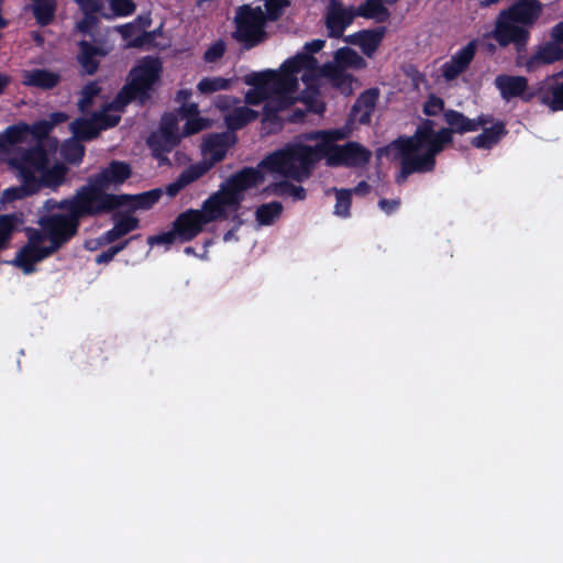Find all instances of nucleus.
<instances>
[{
    "mask_svg": "<svg viewBox=\"0 0 563 563\" xmlns=\"http://www.w3.org/2000/svg\"><path fill=\"white\" fill-rule=\"evenodd\" d=\"M319 161L317 144L310 146L297 143L269 153L258 163V166L265 172L300 183L311 176Z\"/></svg>",
    "mask_w": 563,
    "mask_h": 563,
    "instance_id": "f257e3e1",
    "label": "nucleus"
},
{
    "mask_svg": "<svg viewBox=\"0 0 563 563\" xmlns=\"http://www.w3.org/2000/svg\"><path fill=\"white\" fill-rule=\"evenodd\" d=\"M163 65L159 58L145 56L129 71L126 82L118 91L110 107L123 111L133 101L144 106L148 102L161 80Z\"/></svg>",
    "mask_w": 563,
    "mask_h": 563,
    "instance_id": "f03ea898",
    "label": "nucleus"
},
{
    "mask_svg": "<svg viewBox=\"0 0 563 563\" xmlns=\"http://www.w3.org/2000/svg\"><path fill=\"white\" fill-rule=\"evenodd\" d=\"M131 176L132 167L129 163L112 159L108 166L88 178L86 185L103 214L115 211V203L122 198L121 195L110 194L107 190L111 186L124 184Z\"/></svg>",
    "mask_w": 563,
    "mask_h": 563,
    "instance_id": "7ed1b4c3",
    "label": "nucleus"
},
{
    "mask_svg": "<svg viewBox=\"0 0 563 563\" xmlns=\"http://www.w3.org/2000/svg\"><path fill=\"white\" fill-rule=\"evenodd\" d=\"M266 21L265 12L261 7L243 4L236 10L235 30L232 36L242 44L244 49H251L266 40Z\"/></svg>",
    "mask_w": 563,
    "mask_h": 563,
    "instance_id": "20e7f679",
    "label": "nucleus"
},
{
    "mask_svg": "<svg viewBox=\"0 0 563 563\" xmlns=\"http://www.w3.org/2000/svg\"><path fill=\"white\" fill-rule=\"evenodd\" d=\"M435 122L431 119H423L418 124L411 136H401L405 141V150L408 152H422L431 159H435L437 155L442 153L448 145L449 133L446 130H434Z\"/></svg>",
    "mask_w": 563,
    "mask_h": 563,
    "instance_id": "39448f33",
    "label": "nucleus"
},
{
    "mask_svg": "<svg viewBox=\"0 0 563 563\" xmlns=\"http://www.w3.org/2000/svg\"><path fill=\"white\" fill-rule=\"evenodd\" d=\"M317 152L329 167L364 168L372 158V152L355 141H347L341 146L317 144Z\"/></svg>",
    "mask_w": 563,
    "mask_h": 563,
    "instance_id": "423d86ee",
    "label": "nucleus"
},
{
    "mask_svg": "<svg viewBox=\"0 0 563 563\" xmlns=\"http://www.w3.org/2000/svg\"><path fill=\"white\" fill-rule=\"evenodd\" d=\"M80 221L63 213H47L41 216L37 223L48 235L49 245L47 246L56 253L77 235Z\"/></svg>",
    "mask_w": 563,
    "mask_h": 563,
    "instance_id": "0eeeda50",
    "label": "nucleus"
},
{
    "mask_svg": "<svg viewBox=\"0 0 563 563\" xmlns=\"http://www.w3.org/2000/svg\"><path fill=\"white\" fill-rule=\"evenodd\" d=\"M320 67L321 66L318 65V60L314 56L306 53H299L287 59L282 65L280 71L273 70V75L275 78L288 80L289 82L288 86L285 87V90L292 91L295 93L298 89L297 75L303 71L301 80L305 84L310 85V81L319 76Z\"/></svg>",
    "mask_w": 563,
    "mask_h": 563,
    "instance_id": "6e6552de",
    "label": "nucleus"
},
{
    "mask_svg": "<svg viewBox=\"0 0 563 563\" xmlns=\"http://www.w3.org/2000/svg\"><path fill=\"white\" fill-rule=\"evenodd\" d=\"M244 82L252 86L245 93V102L251 106H258L266 102L276 92H282L288 86V80L275 78L273 70L252 71L244 77Z\"/></svg>",
    "mask_w": 563,
    "mask_h": 563,
    "instance_id": "1a4fd4ad",
    "label": "nucleus"
},
{
    "mask_svg": "<svg viewBox=\"0 0 563 563\" xmlns=\"http://www.w3.org/2000/svg\"><path fill=\"white\" fill-rule=\"evenodd\" d=\"M391 145L397 150L400 159V170L395 178L398 185L404 184L411 174L430 173L434 170L437 159H431V157H428L423 153L408 152L405 150V141L401 139L398 137Z\"/></svg>",
    "mask_w": 563,
    "mask_h": 563,
    "instance_id": "9d476101",
    "label": "nucleus"
},
{
    "mask_svg": "<svg viewBox=\"0 0 563 563\" xmlns=\"http://www.w3.org/2000/svg\"><path fill=\"white\" fill-rule=\"evenodd\" d=\"M56 208L65 210L66 212L63 213L64 216L77 220H81L85 217H97L103 214L87 185L78 188L71 198L57 201Z\"/></svg>",
    "mask_w": 563,
    "mask_h": 563,
    "instance_id": "9b49d317",
    "label": "nucleus"
},
{
    "mask_svg": "<svg viewBox=\"0 0 563 563\" xmlns=\"http://www.w3.org/2000/svg\"><path fill=\"white\" fill-rule=\"evenodd\" d=\"M10 164L18 170L20 179L27 180V176H36L49 164L48 153L42 142L34 146L23 150L18 156H14Z\"/></svg>",
    "mask_w": 563,
    "mask_h": 563,
    "instance_id": "f8f14e48",
    "label": "nucleus"
},
{
    "mask_svg": "<svg viewBox=\"0 0 563 563\" xmlns=\"http://www.w3.org/2000/svg\"><path fill=\"white\" fill-rule=\"evenodd\" d=\"M236 142V136L232 133H214L209 135L202 145L205 159L194 164L207 174L217 163L224 159L230 147Z\"/></svg>",
    "mask_w": 563,
    "mask_h": 563,
    "instance_id": "ddd939ff",
    "label": "nucleus"
},
{
    "mask_svg": "<svg viewBox=\"0 0 563 563\" xmlns=\"http://www.w3.org/2000/svg\"><path fill=\"white\" fill-rule=\"evenodd\" d=\"M495 86L506 101L520 98L522 102L530 103L537 97V85L530 87L525 76L501 74L495 78Z\"/></svg>",
    "mask_w": 563,
    "mask_h": 563,
    "instance_id": "4468645a",
    "label": "nucleus"
},
{
    "mask_svg": "<svg viewBox=\"0 0 563 563\" xmlns=\"http://www.w3.org/2000/svg\"><path fill=\"white\" fill-rule=\"evenodd\" d=\"M443 119L448 126L441 129L446 130L449 133V141L451 144L453 143V134L475 132L479 126H485L493 122L492 114L481 113L478 117L470 119L464 113L454 109L445 110L443 112Z\"/></svg>",
    "mask_w": 563,
    "mask_h": 563,
    "instance_id": "2eb2a0df",
    "label": "nucleus"
},
{
    "mask_svg": "<svg viewBox=\"0 0 563 563\" xmlns=\"http://www.w3.org/2000/svg\"><path fill=\"white\" fill-rule=\"evenodd\" d=\"M540 104L552 112L563 111V71L545 77L537 84V97Z\"/></svg>",
    "mask_w": 563,
    "mask_h": 563,
    "instance_id": "dca6fc26",
    "label": "nucleus"
},
{
    "mask_svg": "<svg viewBox=\"0 0 563 563\" xmlns=\"http://www.w3.org/2000/svg\"><path fill=\"white\" fill-rule=\"evenodd\" d=\"M518 22L503 19L496 25L494 38L501 47L514 44L518 55L526 52L530 32L528 29L517 25Z\"/></svg>",
    "mask_w": 563,
    "mask_h": 563,
    "instance_id": "f3484780",
    "label": "nucleus"
},
{
    "mask_svg": "<svg viewBox=\"0 0 563 563\" xmlns=\"http://www.w3.org/2000/svg\"><path fill=\"white\" fill-rule=\"evenodd\" d=\"M355 16H357V13L352 7L344 8L340 0H330L325 13V26L329 36L333 38L341 37Z\"/></svg>",
    "mask_w": 563,
    "mask_h": 563,
    "instance_id": "a211bd4d",
    "label": "nucleus"
},
{
    "mask_svg": "<svg viewBox=\"0 0 563 563\" xmlns=\"http://www.w3.org/2000/svg\"><path fill=\"white\" fill-rule=\"evenodd\" d=\"M68 167L63 163H56L53 166L46 165L36 176H27V187L32 191L38 192L42 188L57 190L66 181Z\"/></svg>",
    "mask_w": 563,
    "mask_h": 563,
    "instance_id": "6ab92c4d",
    "label": "nucleus"
},
{
    "mask_svg": "<svg viewBox=\"0 0 563 563\" xmlns=\"http://www.w3.org/2000/svg\"><path fill=\"white\" fill-rule=\"evenodd\" d=\"M379 98L378 88H368L360 93L347 115L349 123L366 125L371 123L372 114Z\"/></svg>",
    "mask_w": 563,
    "mask_h": 563,
    "instance_id": "aec40b11",
    "label": "nucleus"
},
{
    "mask_svg": "<svg viewBox=\"0 0 563 563\" xmlns=\"http://www.w3.org/2000/svg\"><path fill=\"white\" fill-rule=\"evenodd\" d=\"M476 54V42L471 41L453 54L450 60L441 66V74L446 81L456 79L471 65Z\"/></svg>",
    "mask_w": 563,
    "mask_h": 563,
    "instance_id": "412c9836",
    "label": "nucleus"
},
{
    "mask_svg": "<svg viewBox=\"0 0 563 563\" xmlns=\"http://www.w3.org/2000/svg\"><path fill=\"white\" fill-rule=\"evenodd\" d=\"M386 32V26L365 29L347 35L345 42L358 46L366 57L372 58L380 46Z\"/></svg>",
    "mask_w": 563,
    "mask_h": 563,
    "instance_id": "4be33fe9",
    "label": "nucleus"
},
{
    "mask_svg": "<svg viewBox=\"0 0 563 563\" xmlns=\"http://www.w3.org/2000/svg\"><path fill=\"white\" fill-rule=\"evenodd\" d=\"M541 10L542 5L539 0H519L508 10H504L500 18L523 25H532L539 18Z\"/></svg>",
    "mask_w": 563,
    "mask_h": 563,
    "instance_id": "5701e85b",
    "label": "nucleus"
},
{
    "mask_svg": "<svg viewBox=\"0 0 563 563\" xmlns=\"http://www.w3.org/2000/svg\"><path fill=\"white\" fill-rule=\"evenodd\" d=\"M563 60V46L555 41H549L537 46L534 53L526 60L527 71L532 73L540 66Z\"/></svg>",
    "mask_w": 563,
    "mask_h": 563,
    "instance_id": "b1692460",
    "label": "nucleus"
},
{
    "mask_svg": "<svg viewBox=\"0 0 563 563\" xmlns=\"http://www.w3.org/2000/svg\"><path fill=\"white\" fill-rule=\"evenodd\" d=\"M173 225L180 241L188 242L195 239L206 224L197 209H188L175 219Z\"/></svg>",
    "mask_w": 563,
    "mask_h": 563,
    "instance_id": "393cba45",
    "label": "nucleus"
},
{
    "mask_svg": "<svg viewBox=\"0 0 563 563\" xmlns=\"http://www.w3.org/2000/svg\"><path fill=\"white\" fill-rule=\"evenodd\" d=\"M319 76L327 78L331 86L339 90L343 96L349 97L353 93V82L356 78L336 65L323 64L319 68Z\"/></svg>",
    "mask_w": 563,
    "mask_h": 563,
    "instance_id": "a878e982",
    "label": "nucleus"
},
{
    "mask_svg": "<svg viewBox=\"0 0 563 563\" xmlns=\"http://www.w3.org/2000/svg\"><path fill=\"white\" fill-rule=\"evenodd\" d=\"M489 124L490 126L488 128L486 125L482 126V133L471 140L473 147L479 150H492L508 134V130L506 129V123L504 121L495 120L493 118V122Z\"/></svg>",
    "mask_w": 563,
    "mask_h": 563,
    "instance_id": "bb28decb",
    "label": "nucleus"
},
{
    "mask_svg": "<svg viewBox=\"0 0 563 563\" xmlns=\"http://www.w3.org/2000/svg\"><path fill=\"white\" fill-rule=\"evenodd\" d=\"M264 169L257 167H243L239 172L232 174L227 181L238 194L244 195L247 189L254 188L262 184L265 179Z\"/></svg>",
    "mask_w": 563,
    "mask_h": 563,
    "instance_id": "cd10ccee",
    "label": "nucleus"
},
{
    "mask_svg": "<svg viewBox=\"0 0 563 563\" xmlns=\"http://www.w3.org/2000/svg\"><path fill=\"white\" fill-rule=\"evenodd\" d=\"M295 103L294 92L283 90L276 92L271 97L263 107L262 122L263 123H279L278 113L283 110L288 109Z\"/></svg>",
    "mask_w": 563,
    "mask_h": 563,
    "instance_id": "c85d7f7f",
    "label": "nucleus"
},
{
    "mask_svg": "<svg viewBox=\"0 0 563 563\" xmlns=\"http://www.w3.org/2000/svg\"><path fill=\"white\" fill-rule=\"evenodd\" d=\"M59 82L60 75L45 68L24 70L22 75V84L24 86L42 90L54 89Z\"/></svg>",
    "mask_w": 563,
    "mask_h": 563,
    "instance_id": "c756f323",
    "label": "nucleus"
},
{
    "mask_svg": "<svg viewBox=\"0 0 563 563\" xmlns=\"http://www.w3.org/2000/svg\"><path fill=\"white\" fill-rule=\"evenodd\" d=\"M53 254L54 252L48 246L45 249H34L24 245L19 250L15 258L11 263L20 267L24 274L29 275L35 271V263H38Z\"/></svg>",
    "mask_w": 563,
    "mask_h": 563,
    "instance_id": "7c9ffc66",
    "label": "nucleus"
},
{
    "mask_svg": "<svg viewBox=\"0 0 563 563\" xmlns=\"http://www.w3.org/2000/svg\"><path fill=\"white\" fill-rule=\"evenodd\" d=\"M162 194L163 191L159 188H155L137 195L121 194V197L123 198H120L115 203V210L123 207H128L131 211L139 209H150L158 202Z\"/></svg>",
    "mask_w": 563,
    "mask_h": 563,
    "instance_id": "2f4dec72",
    "label": "nucleus"
},
{
    "mask_svg": "<svg viewBox=\"0 0 563 563\" xmlns=\"http://www.w3.org/2000/svg\"><path fill=\"white\" fill-rule=\"evenodd\" d=\"M146 144L152 152V156L157 161L158 166H172L168 154L178 146V142L153 132L147 137Z\"/></svg>",
    "mask_w": 563,
    "mask_h": 563,
    "instance_id": "473e14b6",
    "label": "nucleus"
},
{
    "mask_svg": "<svg viewBox=\"0 0 563 563\" xmlns=\"http://www.w3.org/2000/svg\"><path fill=\"white\" fill-rule=\"evenodd\" d=\"M79 53L77 60L80 64L82 70L87 75H95L99 68L98 56L104 55L101 47L91 44L90 42L82 40L78 43Z\"/></svg>",
    "mask_w": 563,
    "mask_h": 563,
    "instance_id": "72a5a7b5",
    "label": "nucleus"
},
{
    "mask_svg": "<svg viewBox=\"0 0 563 563\" xmlns=\"http://www.w3.org/2000/svg\"><path fill=\"white\" fill-rule=\"evenodd\" d=\"M385 3V0H365L355 11L357 16L373 19L378 23H384L390 16V12Z\"/></svg>",
    "mask_w": 563,
    "mask_h": 563,
    "instance_id": "f704fd0d",
    "label": "nucleus"
},
{
    "mask_svg": "<svg viewBox=\"0 0 563 563\" xmlns=\"http://www.w3.org/2000/svg\"><path fill=\"white\" fill-rule=\"evenodd\" d=\"M202 176L203 170L200 167L194 166V164H191L179 174L175 181L166 186L165 192L172 198L176 197L180 190H183L191 183L198 180Z\"/></svg>",
    "mask_w": 563,
    "mask_h": 563,
    "instance_id": "c9c22d12",
    "label": "nucleus"
},
{
    "mask_svg": "<svg viewBox=\"0 0 563 563\" xmlns=\"http://www.w3.org/2000/svg\"><path fill=\"white\" fill-rule=\"evenodd\" d=\"M258 118V112L246 107H236L225 115L224 121L228 129L232 132L241 130L249 123Z\"/></svg>",
    "mask_w": 563,
    "mask_h": 563,
    "instance_id": "e433bc0d",
    "label": "nucleus"
},
{
    "mask_svg": "<svg viewBox=\"0 0 563 563\" xmlns=\"http://www.w3.org/2000/svg\"><path fill=\"white\" fill-rule=\"evenodd\" d=\"M210 196L214 198L223 208L233 212H236L240 209L241 203L244 200V195L238 194L236 190L231 185H229L227 180L221 184L218 191L211 194Z\"/></svg>",
    "mask_w": 563,
    "mask_h": 563,
    "instance_id": "4c0bfd02",
    "label": "nucleus"
},
{
    "mask_svg": "<svg viewBox=\"0 0 563 563\" xmlns=\"http://www.w3.org/2000/svg\"><path fill=\"white\" fill-rule=\"evenodd\" d=\"M327 64L336 65L339 69L346 68L362 69L366 66L365 59L353 48L347 46L339 48L334 54V62Z\"/></svg>",
    "mask_w": 563,
    "mask_h": 563,
    "instance_id": "58836bf2",
    "label": "nucleus"
},
{
    "mask_svg": "<svg viewBox=\"0 0 563 563\" xmlns=\"http://www.w3.org/2000/svg\"><path fill=\"white\" fill-rule=\"evenodd\" d=\"M70 130H71L74 136L80 141L93 140L100 133L98 122L93 114L90 119H86V118L75 119L70 123Z\"/></svg>",
    "mask_w": 563,
    "mask_h": 563,
    "instance_id": "ea45409f",
    "label": "nucleus"
},
{
    "mask_svg": "<svg viewBox=\"0 0 563 563\" xmlns=\"http://www.w3.org/2000/svg\"><path fill=\"white\" fill-rule=\"evenodd\" d=\"M354 125V123H349L347 119L345 125L342 128L316 132L314 139L320 140L318 144H324L325 146H341V144H335V142L349 139Z\"/></svg>",
    "mask_w": 563,
    "mask_h": 563,
    "instance_id": "a19ab883",
    "label": "nucleus"
},
{
    "mask_svg": "<svg viewBox=\"0 0 563 563\" xmlns=\"http://www.w3.org/2000/svg\"><path fill=\"white\" fill-rule=\"evenodd\" d=\"M56 9V0H36L32 5L33 16L41 26H47L54 21Z\"/></svg>",
    "mask_w": 563,
    "mask_h": 563,
    "instance_id": "79ce46f5",
    "label": "nucleus"
},
{
    "mask_svg": "<svg viewBox=\"0 0 563 563\" xmlns=\"http://www.w3.org/2000/svg\"><path fill=\"white\" fill-rule=\"evenodd\" d=\"M200 213L205 224H209L217 220H225L228 219L227 209L223 208L214 198L209 196L203 202L200 210Z\"/></svg>",
    "mask_w": 563,
    "mask_h": 563,
    "instance_id": "37998d69",
    "label": "nucleus"
},
{
    "mask_svg": "<svg viewBox=\"0 0 563 563\" xmlns=\"http://www.w3.org/2000/svg\"><path fill=\"white\" fill-rule=\"evenodd\" d=\"M283 205L279 201L263 203L255 211V219L260 225H271L280 217Z\"/></svg>",
    "mask_w": 563,
    "mask_h": 563,
    "instance_id": "c03bdc74",
    "label": "nucleus"
},
{
    "mask_svg": "<svg viewBox=\"0 0 563 563\" xmlns=\"http://www.w3.org/2000/svg\"><path fill=\"white\" fill-rule=\"evenodd\" d=\"M230 87L231 79L223 77H205L197 85V89L203 95H209L219 90H227Z\"/></svg>",
    "mask_w": 563,
    "mask_h": 563,
    "instance_id": "a18cd8bd",
    "label": "nucleus"
},
{
    "mask_svg": "<svg viewBox=\"0 0 563 563\" xmlns=\"http://www.w3.org/2000/svg\"><path fill=\"white\" fill-rule=\"evenodd\" d=\"M30 135L29 124L20 123L13 124L5 129L3 133V141L9 145H16L26 141Z\"/></svg>",
    "mask_w": 563,
    "mask_h": 563,
    "instance_id": "49530a36",
    "label": "nucleus"
},
{
    "mask_svg": "<svg viewBox=\"0 0 563 563\" xmlns=\"http://www.w3.org/2000/svg\"><path fill=\"white\" fill-rule=\"evenodd\" d=\"M100 87L97 82L91 81L85 85L80 92V99L78 101V109L82 113H87L89 109L92 107L93 99L100 92Z\"/></svg>",
    "mask_w": 563,
    "mask_h": 563,
    "instance_id": "de8ad7c7",
    "label": "nucleus"
},
{
    "mask_svg": "<svg viewBox=\"0 0 563 563\" xmlns=\"http://www.w3.org/2000/svg\"><path fill=\"white\" fill-rule=\"evenodd\" d=\"M335 191V206L334 213L339 217L346 218L350 216L352 205V190L351 189H334Z\"/></svg>",
    "mask_w": 563,
    "mask_h": 563,
    "instance_id": "09e8293b",
    "label": "nucleus"
},
{
    "mask_svg": "<svg viewBox=\"0 0 563 563\" xmlns=\"http://www.w3.org/2000/svg\"><path fill=\"white\" fill-rule=\"evenodd\" d=\"M114 225L124 235L140 227V220L129 212H117L113 214Z\"/></svg>",
    "mask_w": 563,
    "mask_h": 563,
    "instance_id": "8fccbe9b",
    "label": "nucleus"
},
{
    "mask_svg": "<svg viewBox=\"0 0 563 563\" xmlns=\"http://www.w3.org/2000/svg\"><path fill=\"white\" fill-rule=\"evenodd\" d=\"M16 219L13 214L0 217V251L5 249L15 229Z\"/></svg>",
    "mask_w": 563,
    "mask_h": 563,
    "instance_id": "3c124183",
    "label": "nucleus"
},
{
    "mask_svg": "<svg viewBox=\"0 0 563 563\" xmlns=\"http://www.w3.org/2000/svg\"><path fill=\"white\" fill-rule=\"evenodd\" d=\"M157 133L180 143L181 136L178 133L177 119L172 114L165 115L162 119L161 128Z\"/></svg>",
    "mask_w": 563,
    "mask_h": 563,
    "instance_id": "603ef678",
    "label": "nucleus"
},
{
    "mask_svg": "<svg viewBox=\"0 0 563 563\" xmlns=\"http://www.w3.org/2000/svg\"><path fill=\"white\" fill-rule=\"evenodd\" d=\"M265 2V16L269 21H277L290 2L288 0H264Z\"/></svg>",
    "mask_w": 563,
    "mask_h": 563,
    "instance_id": "864d4df0",
    "label": "nucleus"
},
{
    "mask_svg": "<svg viewBox=\"0 0 563 563\" xmlns=\"http://www.w3.org/2000/svg\"><path fill=\"white\" fill-rule=\"evenodd\" d=\"M63 154L65 159L69 164H79L81 163L85 156V147L78 142H74L71 144H67L63 148Z\"/></svg>",
    "mask_w": 563,
    "mask_h": 563,
    "instance_id": "5fc2aeb1",
    "label": "nucleus"
},
{
    "mask_svg": "<svg viewBox=\"0 0 563 563\" xmlns=\"http://www.w3.org/2000/svg\"><path fill=\"white\" fill-rule=\"evenodd\" d=\"M109 3L117 16H129L136 10V4L133 0H110Z\"/></svg>",
    "mask_w": 563,
    "mask_h": 563,
    "instance_id": "6e6d98bb",
    "label": "nucleus"
},
{
    "mask_svg": "<svg viewBox=\"0 0 563 563\" xmlns=\"http://www.w3.org/2000/svg\"><path fill=\"white\" fill-rule=\"evenodd\" d=\"M109 108L112 109L110 107V104H108L104 110H107ZM93 115L98 122L100 131L107 130L110 128H114L115 125L119 124V122L121 120V117L119 114H112V113H108L106 111L96 112V113H93Z\"/></svg>",
    "mask_w": 563,
    "mask_h": 563,
    "instance_id": "4d7b16f0",
    "label": "nucleus"
},
{
    "mask_svg": "<svg viewBox=\"0 0 563 563\" xmlns=\"http://www.w3.org/2000/svg\"><path fill=\"white\" fill-rule=\"evenodd\" d=\"M21 186L20 187H10L4 190V198L7 201H13L19 200L27 196H32L35 194V191H32L30 187H27V184L25 183V179H20Z\"/></svg>",
    "mask_w": 563,
    "mask_h": 563,
    "instance_id": "13d9d810",
    "label": "nucleus"
},
{
    "mask_svg": "<svg viewBox=\"0 0 563 563\" xmlns=\"http://www.w3.org/2000/svg\"><path fill=\"white\" fill-rule=\"evenodd\" d=\"M207 128H208V123H207L206 119H203L199 115L194 117V118H188L186 120V123L183 126V135L184 136L194 135V134H197V133L203 131Z\"/></svg>",
    "mask_w": 563,
    "mask_h": 563,
    "instance_id": "bf43d9fd",
    "label": "nucleus"
},
{
    "mask_svg": "<svg viewBox=\"0 0 563 563\" xmlns=\"http://www.w3.org/2000/svg\"><path fill=\"white\" fill-rule=\"evenodd\" d=\"M444 111V100L435 95H430L423 104V113L428 117H435Z\"/></svg>",
    "mask_w": 563,
    "mask_h": 563,
    "instance_id": "052dcab7",
    "label": "nucleus"
},
{
    "mask_svg": "<svg viewBox=\"0 0 563 563\" xmlns=\"http://www.w3.org/2000/svg\"><path fill=\"white\" fill-rule=\"evenodd\" d=\"M292 185L294 184L288 180L272 183L264 189V192L279 197H290Z\"/></svg>",
    "mask_w": 563,
    "mask_h": 563,
    "instance_id": "680f3d73",
    "label": "nucleus"
},
{
    "mask_svg": "<svg viewBox=\"0 0 563 563\" xmlns=\"http://www.w3.org/2000/svg\"><path fill=\"white\" fill-rule=\"evenodd\" d=\"M225 53V43L222 40H218L210 45L203 54V59L207 63H216Z\"/></svg>",
    "mask_w": 563,
    "mask_h": 563,
    "instance_id": "e2e57ef3",
    "label": "nucleus"
},
{
    "mask_svg": "<svg viewBox=\"0 0 563 563\" xmlns=\"http://www.w3.org/2000/svg\"><path fill=\"white\" fill-rule=\"evenodd\" d=\"M45 240H48V235L42 228L40 230L29 229L27 243L25 245L34 249H45L46 246H42Z\"/></svg>",
    "mask_w": 563,
    "mask_h": 563,
    "instance_id": "0e129e2a",
    "label": "nucleus"
},
{
    "mask_svg": "<svg viewBox=\"0 0 563 563\" xmlns=\"http://www.w3.org/2000/svg\"><path fill=\"white\" fill-rule=\"evenodd\" d=\"M52 128H53V124L45 120L37 121V122L33 123L32 125H29L30 135L34 136L36 140H38V142H41L43 139H45L48 135Z\"/></svg>",
    "mask_w": 563,
    "mask_h": 563,
    "instance_id": "69168bd1",
    "label": "nucleus"
},
{
    "mask_svg": "<svg viewBox=\"0 0 563 563\" xmlns=\"http://www.w3.org/2000/svg\"><path fill=\"white\" fill-rule=\"evenodd\" d=\"M75 2L79 5L84 14L86 16L91 15L92 20H96L95 14L102 8L101 0H75Z\"/></svg>",
    "mask_w": 563,
    "mask_h": 563,
    "instance_id": "338daca9",
    "label": "nucleus"
},
{
    "mask_svg": "<svg viewBox=\"0 0 563 563\" xmlns=\"http://www.w3.org/2000/svg\"><path fill=\"white\" fill-rule=\"evenodd\" d=\"M177 236L178 235L176 230L173 229L172 231L162 232L159 234L148 236L147 242L151 245H170L175 242Z\"/></svg>",
    "mask_w": 563,
    "mask_h": 563,
    "instance_id": "774afa93",
    "label": "nucleus"
}]
</instances>
